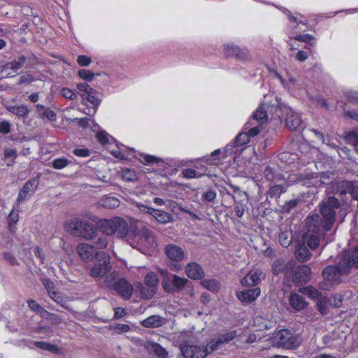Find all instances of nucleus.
Masks as SVG:
<instances>
[{"instance_id":"nucleus-1","label":"nucleus","mask_w":358,"mask_h":358,"mask_svg":"<svg viewBox=\"0 0 358 358\" xmlns=\"http://www.w3.org/2000/svg\"><path fill=\"white\" fill-rule=\"evenodd\" d=\"M319 214L308 215L305 224L309 236H307V245L311 250L316 249L321 238L331 229L336 216V210L341 206L340 201L334 196H326L319 204Z\"/></svg>"},{"instance_id":"nucleus-2","label":"nucleus","mask_w":358,"mask_h":358,"mask_svg":"<svg viewBox=\"0 0 358 358\" xmlns=\"http://www.w3.org/2000/svg\"><path fill=\"white\" fill-rule=\"evenodd\" d=\"M352 267L358 268V247L345 250L338 263L323 268V280L319 283V288L326 291L334 289L341 282V277L348 275Z\"/></svg>"},{"instance_id":"nucleus-3","label":"nucleus","mask_w":358,"mask_h":358,"mask_svg":"<svg viewBox=\"0 0 358 358\" xmlns=\"http://www.w3.org/2000/svg\"><path fill=\"white\" fill-rule=\"evenodd\" d=\"M127 243L145 255L150 254L157 248L156 234L147 227L131 229Z\"/></svg>"},{"instance_id":"nucleus-4","label":"nucleus","mask_w":358,"mask_h":358,"mask_svg":"<svg viewBox=\"0 0 358 358\" xmlns=\"http://www.w3.org/2000/svg\"><path fill=\"white\" fill-rule=\"evenodd\" d=\"M105 286L125 300H129L132 294L134 288L132 285L124 278H120L116 271H113L105 277Z\"/></svg>"},{"instance_id":"nucleus-5","label":"nucleus","mask_w":358,"mask_h":358,"mask_svg":"<svg viewBox=\"0 0 358 358\" xmlns=\"http://www.w3.org/2000/svg\"><path fill=\"white\" fill-rule=\"evenodd\" d=\"M65 229L71 234L86 240H92L96 236L94 225L87 220L75 219L66 222Z\"/></svg>"},{"instance_id":"nucleus-6","label":"nucleus","mask_w":358,"mask_h":358,"mask_svg":"<svg viewBox=\"0 0 358 358\" xmlns=\"http://www.w3.org/2000/svg\"><path fill=\"white\" fill-rule=\"evenodd\" d=\"M275 340L279 347L291 349L298 346V339L287 329H281L275 336Z\"/></svg>"},{"instance_id":"nucleus-7","label":"nucleus","mask_w":358,"mask_h":358,"mask_svg":"<svg viewBox=\"0 0 358 358\" xmlns=\"http://www.w3.org/2000/svg\"><path fill=\"white\" fill-rule=\"evenodd\" d=\"M187 282L188 280L185 278L171 275L162 281V286L166 292L172 293L182 289Z\"/></svg>"},{"instance_id":"nucleus-8","label":"nucleus","mask_w":358,"mask_h":358,"mask_svg":"<svg viewBox=\"0 0 358 358\" xmlns=\"http://www.w3.org/2000/svg\"><path fill=\"white\" fill-rule=\"evenodd\" d=\"M206 350L204 345L185 344L180 347V351L185 358H205L207 356Z\"/></svg>"},{"instance_id":"nucleus-9","label":"nucleus","mask_w":358,"mask_h":358,"mask_svg":"<svg viewBox=\"0 0 358 358\" xmlns=\"http://www.w3.org/2000/svg\"><path fill=\"white\" fill-rule=\"evenodd\" d=\"M144 282L148 288L143 287L141 294L145 299H150L156 293V287L159 282L157 274L153 272L148 273L145 277Z\"/></svg>"},{"instance_id":"nucleus-10","label":"nucleus","mask_w":358,"mask_h":358,"mask_svg":"<svg viewBox=\"0 0 358 358\" xmlns=\"http://www.w3.org/2000/svg\"><path fill=\"white\" fill-rule=\"evenodd\" d=\"M134 228L129 229L127 222L121 217H115L113 235L117 238L123 239L127 243L129 235Z\"/></svg>"},{"instance_id":"nucleus-11","label":"nucleus","mask_w":358,"mask_h":358,"mask_svg":"<svg viewBox=\"0 0 358 358\" xmlns=\"http://www.w3.org/2000/svg\"><path fill=\"white\" fill-rule=\"evenodd\" d=\"M311 269L308 265H299L294 270L292 282L296 285L306 284L310 280Z\"/></svg>"},{"instance_id":"nucleus-12","label":"nucleus","mask_w":358,"mask_h":358,"mask_svg":"<svg viewBox=\"0 0 358 358\" xmlns=\"http://www.w3.org/2000/svg\"><path fill=\"white\" fill-rule=\"evenodd\" d=\"M39 184V180L36 178L29 180L20 190L17 201L21 203L26 200L29 196L34 194Z\"/></svg>"},{"instance_id":"nucleus-13","label":"nucleus","mask_w":358,"mask_h":358,"mask_svg":"<svg viewBox=\"0 0 358 358\" xmlns=\"http://www.w3.org/2000/svg\"><path fill=\"white\" fill-rule=\"evenodd\" d=\"M166 257L172 261L178 262L185 259V250L179 245L169 244L164 248Z\"/></svg>"},{"instance_id":"nucleus-14","label":"nucleus","mask_w":358,"mask_h":358,"mask_svg":"<svg viewBox=\"0 0 358 358\" xmlns=\"http://www.w3.org/2000/svg\"><path fill=\"white\" fill-rule=\"evenodd\" d=\"M355 181L343 180L333 184L332 193L338 194L340 196H345L347 194L351 195L352 187Z\"/></svg>"},{"instance_id":"nucleus-15","label":"nucleus","mask_w":358,"mask_h":358,"mask_svg":"<svg viewBox=\"0 0 358 358\" xmlns=\"http://www.w3.org/2000/svg\"><path fill=\"white\" fill-rule=\"evenodd\" d=\"M96 248L94 245L82 243H79L77 246L76 251L80 257L86 262L92 261Z\"/></svg>"},{"instance_id":"nucleus-16","label":"nucleus","mask_w":358,"mask_h":358,"mask_svg":"<svg viewBox=\"0 0 358 358\" xmlns=\"http://www.w3.org/2000/svg\"><path fill=\"white\" fill-rule=\"evenodd\" d=\"M265 275L259 269L250 271L244 276L241 282L245 287L254 286L258 284L262 278H264Z\"/></svg>"},{"instance_id":"nucleus-17","label":"nucleus","mask_w":358,"mask_h":358,"mask_svg":"<svg viewBox=\"0 0 358 358\" xmlns=\"http://www.w3.org/2000/svg\"><path fill=\"white\" fill-rule=\"evenodd\" d=\"M224 53L227 57H235L238 59L245 60L248 58V52L245 48H240L234 45H225Z\"/></svg>"},{"instance_id":"nucleus-18","label":"nucleus","mask_w":358,"mask_h":358,"mask_svg":"<svg viewBox=\"0 0 358 358\" xmlns=\"http://www.w3.org/2000/svg\"><path fill=\"white\" fill-rule=\"evenodd\" d=\"M261 290L258 287L237 292L236 297L243 303H251L257 299L260 295Z\"/></svg>"},{"instance_id":"nucleus-19","label":"nucleus","mask_w":358,"mask_h":358,"mask_svg":"<svg viewBox=\"0 0 358 358\" xmlns=\"http://www.w3.org/2000/svg\"><path fill=\"white\" fill-rule=\"evenodd\" d=\"M268 120L266 107L264 104L260 105L253 113L252 119L247 122L245 124V129H247L248 125L255 124V123H261L262 125Z\"/></svg>"},{"instance_id":"nucleus-20","label":"nucleus","mask_w":358,"mask_h":358,"mask_svg":"<svg viewBox=\"0 0 358 358\" xmlns=\"http://www.w3.org/2000/svg\"><path fill=\"white\" fill-rule=\"evenodd\" d=\"M285 123L291 130H296L302 123L301 116L299 113L289 109L287 112Z\"/></svg>"},{"instance_id":"nucleus-21","label":"nucleus","mask_w":358,"mask_h":358,"mask_svg":"<svg viewBox=\"0 0 358 358\" xmlns=\"http://www.w3.org/2000/svg\"><path fill=\"white\" fill-rule=\"evenodd\" d=\"M185 273L192 279H201L204 276V271L201 266L196 263L191 262L186 266Z\"/></svg>"},{"instance_id":"nucleus-22","label":"nucleus","mask_w":358,"mask_h":358,"mask_svg":"<svg viewBox=\"0 0 358 358\" xmlns=\"http://www.w3.org/2000/svg\"><path fill=\"white\" fill-rule=\"evenodd\" d=\"M289 303L290 306L296 311H300L306 308L308 303L305 299L300 294L292 292L289 296Z\"/></svg>"},{"instance_id":"nucleus-23","label":"nucleus","mask_w":358,"mask_h":358,"mask_svg":"<svg viewBox=\"0 0 358 358\" xmlns=\"http://www.w3.org/2000/svg\"><path fill=\"white\" fill-rule=\"evenodd\" d=\"M111 269V266L101 264V263L94 264L90 268V275L92 278L101 279L106 275Z\"/></svg>"},{"instance_id":"nucleus-24","label":"nucleus","mask_w":358,"mask_h":358,"mask_svg":"<svg viewBox=\"0 0 358 358\" xmlns=\"http://www.w3.org/2000/svg\"><path fill=\"white\" fill-rule=\"evenodd\" d=\"M115 217L111 219H101L97 223L99 231L106 236L113 235Z\"/></svg>"},{"instance_id":"nucleus-25","label":"nucleus","mask_w":358,"mask_h":358,"mask_svg":"<svg viewBox=\"0 0 358 358\" xmlns=\"http://www.w3.org/2000/svg\"><path fill=\"white\" fill-rule=\"evenodd\" d=\"M295 256L299 262L303 263L310 259L312 254L309 251L305 243H302L296 247Z\"/></svg>"},{"instance_id":"nucleus-26","label":"nucleus","mask_w":358,"mask_h":358,"mask_svg":"<svg viewBox=\"0 0 358 358\" xmlns=\"http://www.w3.org/2000/svg\"><path fill=\"white\" fill-rule=\"evenodd\" d=\"M151 215L161 224H167L173 222V217L170 213L155 208L152 211V214Z\"/></svg>"},{"instance_id":"nucleus-27","label":"nucleus","mask_w":358,"mask_h":358,"mask_svg":"<svg viewBox=\"0 0 358 358\" xmlns=\"http://www.w3.org/2000/svg\"><path fill=\"white\" fill-rule=\"evenodd\" d=\"M6 108L11 113L19 117H26L30 110L25 105L20 106H6Z\"/></svg>"},{"instance_id":"nucleus-28","label":"nucleus","mask_w":358,"mask_h":358,"mask_svg":"<svg viewBox=\"0 0 358 358\" xmlns=\"http://www.w3.org/2000/svg\"><path fill=\"white\" fill-rule=\"evenodd\" d=\"M162 324V318L158 315H151L141 322V325L147 328L158 327Z\"/></svg>"},{"instance_id":"nucleus-29","label":"nucleus","mask_w":358,"mask_h":358,"mask_svg":"<svg viewBox=\"0 0 358 358\" xmlns=\"http://www.w3.org/2000/svg\"><path fill=\"white\" fill-rule=\"evenodd\" d=\"M26 61L27 57L24 55H21L13 61L6 63L4 66V68L9 69L13 70L14 72H17V70L24 66Z\"/></svg>"},{"instance_id":"nucleus-30","label":"nucleus","mask_w":358,"mask_h":358,"mask_svg":"<svg viewBox=\"0 0 358 358\" xmlns=\"http://www.w3.org/2000/svg\"><path fill=\"white\" fill-rule=\"evenodd\" d=\"M100 205L105 208H116L120 206V201L113 196L102 198L99 201Z\"/></svg>"},{"instance_id":"nucleus-31","label":"nucleus","mask_w":358,"mask_h":358,"mask_svg":"<svg viewBox=\"0 0 358 358\" xmlns=\"http://www.w3.org/2000/svg\"><path fill=\"white\" fill-rule=\"evenodd\" d=\"M92 91L93 92H92V93L83 94L82 99L86 100L94 108H96L100 104L101 99L97 96V92L94 89H92Z\"/></svg>"},{"instance_id":"nucleus-32","label":"nucleus","mask_w":358,"mask_h":358,"mask_svg":"<svg viewBox=\"0 0 358 358\" xmlns=\"http://www.w3.org/2000/svg\"><path fill=\"white\" fill-rule=\"evenodd\" d=\"M50 297L54 300L57 303L59 304L61 306L64 308L66 310H68L69 311L71 310V308H70L68 301L62 295L60 292H51Z\"/></svg>"},{"instance_id":"nucleus-33","label":"nucleus","mask_w":358,"mask_h":358,"mask_svg":"<svg viewBox=\"0 0 358 358\" xmlns=\"http://www.w3.org/2000/svg\"><path fill=\"white\" fill-rule=\"evenodd\" d=\"M299 292L305 295L308 296L311 299H318L322 296V294L313 286H307L299 289Z\"/></svg>"},{"instance_id":"nucleus-34","label":"nucleus","mask_w":358,"mask_h":358,"mask_svg":"<svg viewBox=\"0 0 358 358\" xmlns=\"http://www.w3.org/2000/svg\"><path fill=\"white\" fill-rule=\"evenodd\" d=\"M287 266L285 264L283 259H278L275 260L272 265V271L275 275H278L280 273L287 271Z\"/></svg>"},{"instance_id":"nucleus-35","label":"nucleus","mask_w":358,"mask_h":358,"mask_svg":"<svg viewBox=\"0 0 358 358\" xmlns=\"http://www.w3.org/2000/svg\"><path fill=\"white\" fill-rule=\"evenodd\" d=\"M317 309L323 315L328 313V306L330 304V301L327 297H320L317 299Z\"/></svg>"},{"instance_id":"nucleus-36","label":"nucleus","mask_w":358,"mask_h":358,"mask_svg":"<svg viewBox=\"0 0 358 358\" xmlns=\"http://www.w3.org/2000/svg\"><path fill=\"white\" fill-rule=\"evenodd\" d=\"M94 258L96 259V263H101V264L110 266V256L103 251L95 250Z\"/></svg>"},{"instance_id":"nucleus-37","label":"nucleus","mask_w":358,"mask_h":358,"mask_svg":"<svg viewBox=\"0 0 358 358\" xmlns=\"http://www.w3.org/2000/svg\"><path fill=\"white\" fill-rule=\"evenodd\" d=\"M27 304L31 310L39 314L40 315L45 317L48 312L42 307L40 304L36 303V301L29 299L27 301Z\"/></svg>"},{"instance_id":"nucleus-38","label":"nucleus","mask_w":358,"mask_h":358,"mask_svg":"<svg viewBox=\"0 0 358 358\" xmlns=\"http://www.w3.org/2000/svg\"><path fill=\"white\" fill-rule=\"evenodd\" d=\"M286 191L285 187L280 185H275L270 187L267 194L271 198H279Z\"/></svg>"},{"instance_id":"nucleus-39","label":"nucleus","mask_w":358,"mask_h":358,"mask_svg":"<svg viewBox=\"0 0 358 358\" xmlns=\"http://www.w3.org/2000/svg\"><path fill=\"white\" fill-rule=\"evenodd\" d=\"M201 284L211 292H217L220 289L218 282L214 279H204L201 281Z\"/></svg>"},{"instance_id":"nucleus-40","label":"nucleus","mask_w":358,"mask_h":358,"mask_svg":"<svg viewBox=\"0 0 358 358\" xmlns=\"http://www.w3.org/2000/svg\"><path fill=\"white\" fill-rule=\"evenodd\" d=\"M278 238L280 245L284 248H287L292 241V233L287 231L280 233Z\"/></svg>"},{"instance_id":"nucleus-41","label":"nucleus","mask_w":358,"mask_h":358,"mask_svg":"<svg viewBox=\"0 0 358 358\" xmlns=\"http://www.w3.org/2000/svg\"><path fill=\"white\" fill-rule=\"evenodd\" d=\"M35 345L38 348L48 350L53 353H57L59 352V348L57 345L49 343L43 341H36Z\"/></svg>"},{"instance_id":"nucleus-42","label":"nucleus","mask_w":358,"mask_h":358,"mask_svg":"<svg viewBox=\"0 0 358 358\" xmlns=\"http://www.w3.org/2000/svg\"><path fill=\"white\" fill-rule=\"evenodd\" d=\"M245 129V131H246L247 134H248L249 138L255 137L257 135H258L260 131L262 129V125L261 123H255V124H250L248 125V127L247 129Z\"/></svg>"},{"instance_id":"nucleus-43","label":"nucleus","mask_w":358,"mask_h":358,"mask_svg":"<svg viewBox=\"0 0 358 358\" xmlns=\"http://www.w3.org/2000/svg\"><path fill=\"white\" fill-rule=\"evenodd\" d=\"M249 141L250 138L248 136V134H247L246 131H243L239 133L236 137V139L234 141V146H242L249 143Z\"/></svg>"},{"instance_id":"nucleus-44","label":"nucleus","mask_w":358,"mask_h":358,"mask_svg":"<svg viewBox=\"0 0 358 358\" xmlns=\"http://www.w3.org/2000/svg\"><path fill=\"white\" fill-rule=\"evenodd\" d=\"M122 178L126 181H134L137 179V176L134 169H124L122 170Z\"/></svg>"},{"instance_id":"nucleus-45","label":"nucleus","mask_w":358,"mask_h":358,"mask_svg":"<svg viewBox=\"0 0 358 358\" xmlns=\"http://www.w3.org/2000/svg\"><path fill=\"white\" fill-rule=\"evenodd\" d=\"M301 201L299 199H292L287 201L282 206V210L285 213H289L292 209L296 207Z\"/></svg>"},{"instance_id":"nucleus-46","label":"nucleus","mask_w":358,"mask_h":358,"mask_svg":"<svg viewBox=\"0 0 358 358\" xmlns=\"http://www.w3.org/2000/svg\"><path fill=\"white\" fill-rule=\"evenodd\" d=\"M220 345H222V341L219 338L217 340H212L206 346L205 345V348L207 350V355L216 350Z\"/></svg>"},{"instance_id":"nucleus-47","label":"nucleus","mask_w":358,"mask_h":358,"mask_svg":"<svg viewBox=\"0 0 358 358\" xmlns=\"http://www.w3.org/2000/svg\"><path fill=\"white\" fill-rule=\"evenodd\" d=\"M108 245V238L104 236H99L94 241L93 245L95 247L96 250H98L99 249L106 248Z\"/></svg>"},{"instance_id":"nucleus-48","label":"nucleus","mask_w":358,"mask_h":358,"mask_svg":"<svg viewBox=\"0 0 358 358\" xmlns=\"http://www.w3.org/2000/svg\"><path fill=\"white\" fill-rule=\"evenodd\" d=\"M152 349L155 352V354L159 358H166L168 352H166V349L162 348L159 344L154 343L152 345Z\"/></svg>"},{"instance_id":"nucleus-49","label":"nucleus","mask_w":358,"mask_h":358,"mask_svg":"<svg viewBox=\"0 0 358 358\" xmlns=\"http://www.w3.org/2000/svg\"><path fill=\"white\" fill-rule=\"evenodd\" d=\"M69 164V161L66 158L61 157L53 160L52 166L55 169H62Z\"/></svg>"},{"instance_id":"nucleus-50","label":"nucleus","mask_w":358,"mask_h":358,"mask_svg":"<svg viewBox=\"0 0 358 358\" xmlns=\"http://www.w3.org/2000/svg\"><path fill=\"white\" fill-rule=\"evenodd\" d=\"M294 39L296 41H302V42L307 43L309 44L308 45L309 46H313V44L311 43L310 42L312 41H313L315 38L312 35L306 34L296 35L294 37Z\"/></svg>"},{"instance_id":"nucleus-51","label":"nucleus","mask_w":358,"mask_h":358,"mask_svg":"<svg viewBox=\"0 0 358 358\" xmlns=\"http://www.w3.org/2000/svg\"><path fill=\"white\" fill-rule=\"evenodd\" d=\"M346 141L355 147H358V132L351 131L346 135Z\"/></svg>"},{"instance_id":"nucleus-52","label":"nucleus","mask_w":358,"mask_h":358,"mask_svg":"<svg viewBox=\"0 0 358 358\" xmlns=\"http://www.w3.org/2000/svg\"><path fill=\"white\" fill-rule=\"evenodd\" d=\"M236 331H231L220 336L218 338L222 341V343H227L234 340L237 336Z\"/></svg>"},{"instance_id":"nucleus-53","label":"nucleus","mask_w":358,"mask_h":358,"mask_svg":"<svg viewBox=\"0 0 358 358\" xmlns=\"http://www.w3.org/2000/svg\"><path fill=\"white\" fill-rule=\"evenodd\" d=\"M141 156L143 159V163L147 165L152 164H158L160 162H162V160L160 158L157 157L155 156H152V155H141Z\"/></svg>"},{"instance_id":"nucleus-54","label":"nucleus","mask_w":358,"mask_h":358,"mask_svg":"<svg viewBox=\"0 0 358 358\" xmlns=\"http://www.w3.org/2000/svg\"><path fill=\"white\" fill-rule=\"evenodd\" d=\"M216 196L217 194L215 191L213 189H210L202 194L201 199L204 201L210 202L215 199Z\"/></svg>"},{"instance_id":"nucleus-55","label":"nucleus","mask_w":358,"mask_h":358,"mask_svg":"<svg viewBox=\"0 0 358 358\" xmlns=\"http://www.w3.org/2000/svg\"><path fill=\"white\" fill-rule=\"evenodd\" d=\"M79 76L86 80V81H91L93 80V78L94 76V73L89 70L82 69L78 71Z\"/></svg>"},{"instance_id":"nucleus-56","label":"nucleus","mask_w":358,"mask_h":358,"mask_svg":"<svg viewBox=\"0 0 358 358\" xmlns=\"http://www.w3.org/2000/svg\"><path fill=\"white\" fill-rule=\"evenodd\" d=\"M43 285L46 289L48 295L50 296L51 292H55L54 283L48 278H43L41 280Z\"/></svg>"},{"instance_id":"nucleus-57","label":"nucleus","mask_w":358,"mask_h":358,"mask_svg":"<svg viewBox=\"0 0 358 358\" xmlns=\"http://www.w3.org/2000/svg\"><path fill=\"white\" fill-rule=\"evenodd\" d=\"M60 92L62 96L67 99L74 100L76 99V94L69 88L63 87Z\"/></svg>"},{"instance_id":"nucleus-58","label":"nucleus","mask_w":358,"mask_h":358,"mask_svg":"<svg viewBox=\"0 0 358 358\" xmlns=\"http://www.w3.org/2000/svg\"><path fill=\"white\" fill-rule=\"evenodd\" d=\"M73 153L79 157H87L90 156V151L87 148H76Z\"/></svg>"},{"instance_id":"nucleus-59","label":"nucleus","mask_w":358,"mask_h":358,"mask_svg":"<svg viewBox=\"0 0 358 358\" xmlns=\"http://www.w3.org/2000/svg\"><path fill=\"white\" fill-rule=\"evenodd\" d=\"M91 58L85 55H80L78 57L77 62L81 66H87L91 63Z\"/></svg>"},{"instance_id":"nucleus-60","label":"nucleus","mask_w":358,"mask_h":358,"mask_svg":"<svg viewBox=\"0 0 358 358\" xmlns=\"http://www.w3.org/2000/svg\"><path fill=\"white\" fill-rule=\"evenodd\" d=\"M42 117H46L50 121H55L56 120V113L50 110L49 108H46V109L43 112Z\"/></svg>"},{"instance_id":"nucleus-61","label":"nucleus","mask_w":358,"mask_h":358,"mask_svg":"<svg viewBox=\"0 0 358 358\" xmlns=\"http://www.w3.org/2000/svg\"><path fill=\"white\" fill-rule=\"evenodd\" d=\"M3 258L12 266L18 265V262L15 257L9 252H3Z\"/></svg>"},{"instance_id":"nucleus-62","label":"nucleus","mask_w":358,"mask_h":358,"mask_svg":"<svg viewBox=\"0 0 358 358\" xmlns=\"http://www.w3.org/2000/svg\"><path fill=\"white\" fill-rule=\"evenodd\" d=\"M99 142L103 145L108 143V134L105 131H100L96 134Z\"/></svg>"},{"instance_id":"nucleus-63","label":"nucleus","mask_w":358,"mask_h":358,"mask_svg":"<svg viewBox=\"0 0 358 358\" xmlns=\"http://www.w3.org/2000/svg\"><path fill=\"white\" fill-rule=\"evenodd\" d=\"M10 131V125L8 122L2 121L0 122V133L7 134Z\"/></svg>"},{"instance_id":"nucleus-64","label":"nucleus","mask_w":358,"mask_h":358,"mask_svg":"<svg viewBox=\"0 0 358 358\" xmlns=\"http://www.w3.org/2000/svg\"><path fill=\"white\" fill-rule=\"evenodd\" d=\"M346 97L351 103H358V92H347Z\"/></svg>"}]
</instances>
